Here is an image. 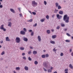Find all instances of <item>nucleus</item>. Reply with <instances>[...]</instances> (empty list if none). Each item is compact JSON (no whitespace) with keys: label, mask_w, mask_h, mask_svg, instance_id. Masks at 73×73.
Wrapping results in <instances>:
<instances>
[{"label":"nucleus","mask_w":73,"mask_h":73,"mask_svg":"<svg viewBox=\"0 0 73 73\" xmlns=\"http://www.w3.org/2000/svg\"><path fill=\"white\" fill-rule=\"evenodd\" d=\"M50 43L51 44H55V42L52 40H50Z\"/></svg>","instance_id":"12"},{"label":"nucleus","mask_w":73,"mask_h":73,"mask_svg":"<svg viewBox=\"0 0 73 73\" xmlns=\"http://www.w3.org/2000/svg\"><path fill=\"white\" fill-rule=\"evenodd\" d=\"M55 15L54 14L52 15V17H53V18L54 17Z\"/></svg>","instance_id":"56"},{"label":"nucleus","mask_w":73,"mask_h":73,"mask_svg":"<svg viewBox=\"0 0 73 73\" xmlns=\"http://www.w3.org/2000/svg\"><path fill=\"white\" fill-rule=\"evenodd\" d=\"M29 32H32V30H30L29 31Z\"/></svg>","instance_id":"50"},{"label":"nucleus","mask_w":73,"mask_h":73,"mask_svg":"<svg viewBox=\"0 0 73 73\" xmlns=\"http://www.w3.org/2000/svg\"><path fill=\"white\" fill-rule=\"evenodd\" d=\"M59 13L60 15H62L63 14V11H60L59 12Z\"/></svg>","instance_id":"21"},{"label":"nucleus","mask_w":73,"mask_h":73,"mask_svg":"<svg viewBox=\"0 0 73 73\" xmlns=\"http://www.w3.org/2000/svg\"><path fill=\"white\" fill-rule=\"evenodd\" d=\"M58 11V10H56V9L54 11V13H57Z\"/></svg>","instance_id":"28"},{"label":"nucleus","mask_w":73,"mask_h":73,"mask_svg":"<svg viewBox=\"0 0 73 73\" xmlns=\"http://www.w3.org/2000/svg\"><path fill=\"white\" fill-rule=\"evenodd\" d=\"M38 41H39V42H41V37L40 36H38Z\"/></svg>","instance_id":"7"},{"label":"nucleus","mask_w":73,"mask_h":73,"mask_svg":"<svg viewBox=\"0 0 73 73\" xmlns=\"http://www.w3.org/2000/svg\"><path fill=\"white\" fill-rule=\"evenodd\" d=\"M60 28V26H58L57 27H56V29H57L58 30Z\"/></svg>","instance_id":"26"},{"label":"nucleus","mask_w":73,"mask_h":73,"mask_svg":"<svg viewBox=\"0 0 73 73\" xmlns=\"http://www.w3.org/2000/svg\"><path fill=\"white\" fill-rule=\"evenodd\" d=\"M57 36L56 35H53L52 36V38H55Z\"/></svg>","instance_id":"16"},{"label":"nucleus","mask_w":73,"mask_h":73,"mask_svg":"<svg viewBox=\"0 0 73 73\" xmlns=\"http://www.w3.org/2000/svg\"><path fill=\"white\" fill-rule=\"evenodd\" d=\"M2 30H3V31L5 32L6 31V29H4L3 28V29H2Z\"/></svg>","instance_id":"49"},{"label":"nucleus","mask_w":73,"mask_h":73,"mask_svg":"<svg viewBox=\"0 0 73 73\" xmlns=\"http://www.w3.org/2000/svg\"><path fill=\"white\" fill-rule=\"evenodd\" d=\"M68 69H66L65 70V72H68Z\"/></svg>","instance_id":"45"},{"label":"nucleus","mask_w":73,"mask_h":73,"mask_svg":"<svg viewBox=\"0 0 73 73\" xmlns=\"http://www.w3.org/2000/svg\"><path fill=\"white\" fill-rule=\"evenodd\" d=\"M25 54V53H23L22 54V56H24Z\"/></svg>","instance_id":"51"},{"label":"nucleus","mask_w":73,"mask_h":73,"mask_svg":"<svg viewBox=\"0 0 73 73\" xmlns=\"http://www.w3.org/2000/svg\"><path fill=\"white\" fill-rule=\"evenodd\" d=\"M45 56H46V57H47V58L48 57H49V55L46 54L45 55Z\"/></svg>","instance_id":"41"},{"label":"nucleus","mask_w":73,"mask_h":73,"mask_svg":"<svg viewBox=\"0 0 73 73\" xmlns=\"http://www.w3.org/2000/svg\"><path fill=\"white\" fill-rule=\"evenodd\" d=\"M30 49H33V47H32V46H30Z\"/></svg>","instance_id":"63"},{"label":"nucleus","mask_w":73,"mask_h":73,"mask_svg":"<svg viewBox=\"0 0 73 73\" xmlns=\"http://www.w3.org/2000/svg\"><path fill=\"white\" fill-rule=\"evenodd\" d=\"M28 54H30L32 53V51L31 50L30 51H29L28 53Z\"/></svg>","instance_id":"31"},{"label":"nucleus","mask_w":73,"mask_h":73,"mask_svg":"<svg viewBox=\"0 0 73 73\" xmlns=\"http://www.w3.org/2000/svg\"><path fill=\"white\" fill-rule=\"evenodd\" d=\"M33 54H37V51H33Z\"/></svg>","instance_id":"17"},{"label":"nucleus","mask_w":73,"mask_h":73,"mask_svg":"<svg viewBox=\"0 0 73 73\" xmlns=\"http://www.w3.org/2000/svg\"><path fill=\"white\" fill-rule=\"evenodd\" d=\"M32 5L34 7H37V3L35 2V1H34L32 2Z\"/></svg>","instance_id":"2"},{"label":"nucleus","mask_w":73,"mask_h":73,"mask_svg":"<svg viewBox=\"0 0 73 73\" xmlns=\"http://www.w3.org/2000/svg\"><path fill=\"white\" fill-rule=\"evenodd\" d=\"M44 5H46V2L45 1H44Z\"/></svg>","instance_id":"44"},{"label":"nucleus","mask_w":73,"mask_h":73,"mask_svg":"<svg viewBox=\"0 0 73 73\" xmlns=\"http://www.w3.org/2000/svg\"><path fill=\"white\" fill-rule=\"evenodd\" d=\"M28 60L29 61H32V58H31L30 57L28 58Z\"/></svg>","instance_id":"34"},{"label":"nucleus","mask_w":73,"mask_h":73,"mask_svg":"<svg viewBox=\"0 0 73 73\" xmlns=\"http://www.w3.org/2000/svg\"><path fill=\"white\" fill-rule=\"evenodd\" d=\"M72 51V49H70V52H71Z\"/></svg>","instance_id":"57"},{"label":"nucleus","mask_w":73,"mask_h":73,"mask_svg":"<svg viewBox=\"0 0 73 73\" xmlns=\"http://www.w3.org/2000/svg\"><path fill=\"white\" fill-rule=\"evenodd\" d=\"M10 11H11V12H12L14 13L15 12V11H14V10H13V9H10Z\"/></svg>","instance_id":"13"},{"label":"nucleus","mask_w":73,"mask_h":73,"mask_svg":"<svg viewBox=\"0 0 73 73\" xmlns=\"http://www.w3.org/2000/svg\"><path fill=\"white\" fill-rule=\"evenodd\" d=\"M51 31H52V32H54V29H52L51 30Z\"/></svg>","instance_id":"59"},{"label":"nucleus","mask_w":73,"mask_h":73,"mask_svg":"<svg viewBox=\"0 0 73 73\" xmlns=\"http://www.w3.org/2000/svg\"><path fill=\"white\" fill-rule=\"evenodd\" d=\"M45 19H41V20H40V21L41 22H42V23H43V22H44V21L45 20Z\"/></svg>","instance_id":"32"},{"label":"nucleus","mask_w":73,"mask_h":73,"mask_svg":"<svg viewBox=\"0 0 73 73\" xmlns=\"http://www.w3.org/2000/svg\"><path fill=\"white\" fill-rule=\"evenodd\" d=\"M23 40L24 41H26V42H27V41H28V38L25 37V36L23 37Z\"/></svg>","instance_id":"4"},{"label":"nucleus","mask_w":73,"mask_h":73,"mask_svg":"<svg viewBox=\"0 0 73 73\" xmlns=\"http://www.w3.org/2000/svg\"><path fill=\"white\" fill-rule=\"evenodd\" d=\"M15 69L17 70H20V68L19 67H17Z\"/></svg>","instance_id":"22"},{"label":"nucleus","mask_w":73,"mask_h":73,"mask_svg":"<svg viewBox=\"0 0 73 73\" xmlns=\"http://www.w3.org/2000/svg\"><path fill=\"white\" fill-rule=\"evenodd\" d=\"M63 20L66 23H68L69 22V17L68 16V15H65L63 17Z\"/></svg>","instance_id":"1"},{"label":"nucleus","mask_w":73,"mask_h":73,"mask_svg":"<svg viewBox=\"0 0 73 73\" xmlns=\"http://www.w3.org/2000/svg\"><path fill=\"white\" fill-rule=\"evenodd\" d=\"M43 69H44V70L45 72H46V71H47V70H46V69L45 68H43Z\"/></svg>","instance_id":"46"},{"label":"nucleus","mask_w":73,"mask_h":73,"mask_svg":"<svg viewBox=\"0 0 73 73\" xmlns=\"http://www.w3.org/2000/svg\"><path fill=\"white\" fill-rule=\"evenodd\" d=\"M15 40H16V42L17 43H19L20 42V41H21L20 38L19 37H16Z\"/></svg>","instance_id":"3"},{"label":"nucleus","mask_w":73,"mask_h":73,"mask_svg":"<svg viewBox=\"0 0 73 73\" xmlns=\"http://www.w3.org/2000/svg\"><path fill=\"white\" fill-rule=\"evenodd\" d=\"M48 72H52V70L51 69H49L48 70Z\"/></svg>","instance_id":"36"},{"label":"nucleus","mask_w":73,"mask_h":73,"mask_svg":"<svg viewBox=\"0 0 73 73\" xmlns=\"http://www.w3.org/2000/svg\"><path fill=\"white\" fill-rule=\"evenodd\" d=\"M32 13L34 15H36V13L35 12H32Z\"/></svg>","instance_id":"39"},{"label":"nucleus","mask_w":73,"mask_h":73,"mask_svg":"<svg viewBox=\"0 0 73 73\" xmlns=\"http://www.w3.org/2000/svg\"><path fill=\"white\" fill-rule=\"evenodd\" d=\"M32 19H30L29 20H28L27 21L28 22H32Z\"/></svg>","instance_id":"27"},{"label":"nucleus","mask_w":73,"mask_h":73,"mask_svg":"<svg viewBox=\"0 0 73 73\" xmlns=\"http://www.w3.org/2000/svg\"><path fill=\"white\" fill-rule=\"evenodd\" d=\"M29 12L31 15H33L32 13V12L30 11H29Z\"/></svg>","instance_id":"58"},{"label":"nucleus","mask_w":73,"mask_h":73,"mask_svg":"<svg viewBox=\"0 0 73 73\" xmlns=\"http://www.w3.org/2000/svg\"><path fill=\"white\" fill-rule=\"evenodd\" d=\"M69 67L71 69H73V66H72V64H70L69 65Z\"/></svg>","instance_id":"15"},{"label":"nucleus","mask_w":73,"mask_h":73,"mask_svg":"<svg viewBox=\"0 0 73 73\" xmlns=\"http://www.w3.org/2000/svg\"><path fill=\"white\" fill-rule=\"evenodd\" d=\"M60 56H64V54H63V53L62 52H61V53Z\"/></svg>","instance_id":"40"},{"label":"nucleus","mask_w":73,"mask_h":73,"mask_svg":"<svg viewBox=\"0 0 73 73\" xmlns=\"http://www.w3.org/2000/svg\"><path fill=\"white\" fill-rule=\"evenodd\" d=\"M0 8H3V5H0Z\"/></svg>","instance_id":"52"},{"label":"nucleus","mask_w":73,"mask_h":73,"mask_svg":"<svg viewBox=\"0 0 73 73\" xmlns=\"http://www.w3.org/2000/svg\"><path fill=\"white\" fill-rule=\"evenodd\" d=\"M56 17L58 19H61V17H62V16L60 15L59 14H57L56 15Z\"/></svg>","instance_id":"5"},{"label":"nucleus","mask_w":73,"mask_h":73,"mask_svg":"<svg viewBox=\"0 0 73 73\" xmlns=\"http://www.w3.org/2000/svg\"><path fill=\"white\" fill-rule=\"evenodd\" d=\"M53 73H57V72L56 71H55Z\"/></svg>","instance_id":"64"},{"label":"nucleus","mask_w":73,"mask_h":73,"mask_svg":"<svg viewBox=\"0 0 73 73\" xmlns=\"http://www.w3.org/2000/svg\"><path fill=\"white\" fill-rule=\"evenodd\" d=\"M46 32L48 34H50V31L49 30H47Z\"/></svg>","instance_id":"19"},{"label":"nucleus","mask_w":73,"mask_h":73,"mask_svg":"<svg viewBox=\"0 0 73 73\" xmlns=\"http://www.w3.org/2000/svg\"><path fill=\"white\" fill-rule=\"evenodd\" d=\"M41 57L43 58H45V54L42 55Z\"/></svg>","instance_id":"23"},{"label":"nucleus","mask_w":73,"mask_h":73,"mask_svg":"<svg viewBox=\"0 0 73 73\" xmlns=\"http://www.w3.org/2000/svg\"><path fill=\"white\" fill-rule=\"evenodd\" d=\"M20 49L21 50H24V47H21V48H20Z\"/></svg>","instance_id":"24"},{"label":"nucleus","mask_w":73,"mask_h":73,"mask_svg":"<svg viewBox=\"0 0 73 73\" xmlns=\"http://www.w3.org/2000/svg\"><path fill=\"white\" fill-rule=\"evenodd\" d=\"M58 5H59L58 3L56 2L55 3V5L56 7H58L59 6Z\"/></svg>","instance_id":"20"},{"label":"nucleus","mask_w":73,"mask_h":73,"mask_svg":"<svg viewBox=\"0 0 73 73\" xmlns=\"http://www.w3.org/2000/svg\"><path fill=\"white\" fill-rule=\"evenodd\" d=\"M6 41H10L11 40L9 39V37H7L6 38Z\"/></svg>","instance_id":"10"},{"label":"nucleus","mask_w":73,"mask_h":73,"mask_svg":"<svg viewBox=\"0 0 73 73\" xmlns=\"http://www.w3.org/2000/svg\"><path fill=\"white\" fill-rule=\"evenodd\" d=\"M71 55L72 56H73V52H72L71 54Z\"/></svg>","instance_id":"54"},{"label":"nucleus","mask_w":73,"mask_h":73,"mask_svg":"<svg viewBox=\"0 0 73 73\" xmlns=\"http://www.w3.org/2000/svg\"><path fill=\"white\" fill-rule=\"evenodd\" d=\"M30 18H32V15H30Z\"/></svg>","instance_id":"62"},{"label":"nucleus","mask_w":73,"mask_h":73,"mask_svg":"<svg viewBox=\"0 0 73 73\" xmlns=\"http://www.w3.org/2000/svg\"><path fill=\"white\" fill-rule=\"evenodd\" d=\"M64 31H66L67 30H68V29L67 28H65L64 29Z\"/></svg>","instance_id":"48"},{"label":"nucleus","mask_w":73,"mask_h":73,"mask_svg":"<svg viewBox=\"0 0 73 73\" xmlns=\"http://www.w3.org/2000/svg\"><path fill=\"white\" fill-rule=\"evenodd\" d=\"M58 9H61V6H60V5H59L58 7Z\"/></svg>","instance_id":"29"},{"label":"nucleus","mask_w":73,"mask_h":73,"mask_svg":"<svg viewBox=\"0 0 73 73\" xmlns=\"http://www.w3.org/2000/svg\"><path fill=\"white\" fill-rule=\"evenodd\" d=\"M31 36H33L34 35V32H32L31 34Z\"/></svg>","instance_id":"33"},{"label":"nucleus","mask_w":73,"mask_h":73,"mask_svg":"<svg viewBox=\"0 0 73 73\" xmlns=\"http://www.w3.org/2000/svg\"><path fill=\"white\" fill-rule=\"evenodd\" d=\"M23 59H24V60H26V57H25V56H24L23 57Z\"/></svg>","instance_id":"53"},{"label":"nucleus","mask_w":73,"mask_h":73,"mask_svg":"<svg viewBox=\"0 0 73 73\" xmlns=\"http://www.w3.org/2000/svg\"><path fill=\"white\" fill-rule=\"evenodd\" d=\"M56 49V47H55L53 50V51H55V50Z\"/></svg>","instance_id":"55"},{"label":"nucleus","mask_w":73,"mask_h":73,"mask_svg":"<svg viewBox=\"0 0 73 73\" xmlns=\"http://www.w3.org/2000/svg\"><path fill=\"white\" fill-rule=\"evenodd\" d=\"M8 26L9 27H11V26L12 25V23L11 22H8Z\"/></svg>","instance_id":"8"},{"label":"nucleus","mask_w":73,"mask_h":73,"mask_svg":"<svg viewBox=\"0 0 73 73\" xmlns=\"http://www.w3.org/2000/svg\"><path fill=\"white\" fill-rule=\"evenodd\" d=\"M43 64L44 67H45V68H47V67H48V65L47 64V63H44Z\"/></svg>","instance_id":"9"},{"label":"nucleus","mask_w":73,"mask_h":73,"mask_svg":"<svg viewBox=\"0 0 73 73\" xmlns=\"http://www.w3.org/2000/svg\"><path fill=\"white\" fill-rule=\"evenodd\" d=\"M1 44H3V40H2L1 42Z\"/></svg>","instance_id":"61"},{"label":"nucleus","mask_w":73,"mask_h":73,"mask_svg":"<svg viewBox=\"0 0 73 73\" xmlns=\"http://www.w3.org/2000/svg\"><path fill=\"white\" fill-rule=\"evenodd\" d=\"M19 15L20 16V17H23V15H22V14L21 13L19 14Z\"/></svg>","instance_id":"43"},{"label":"nucleus","mask_w":73,"mask_h":73,"mask_svg":"<svg viewBox=\"0 0 73 73\" xmlns=\"http://www.w3.org/2000/svg\"><path fill=\"white\" fill-rule=\"evenodd\" d=\"M61 25L62 27H64L65 26L64 24L63 23H62L61 24Z\"/></svg>","instance_id":"14"},{"label":"nucleus","mask_w":73,"mask_h":73,"mask_svg":"<svg viewBox=\"0 0 73 73\" xmlns=\"http://www.w3.org/2000/svg\"><path fill=\"white\" fill-rule=\"evenodd\" d=\"M4 28V25H1V26L0 27V29H1L2 30V29H3Z\"/></svg>","instance_id":"18"},{"label":"nucleus","mask_w":73,"mask_h":73,"mask_svg":"<svg viewBox=\"0 0 73 73\" xmlns=\"http://www.w3.org/2000/svg\"><path fill=\"white\" fill-rule=\"evenodd\" d=\"M20 33L21 35H25V32L23 31H21Z\"/></svg>","instance_id":"6"},{"label":"nucleus","mask_w":73,"mask_h":73,"mask_svg":"<svg viewBox=\"0 0 73 73\" xmlns=\"http://www.w3.org/2000/svg\"><path fill=\"white\" fill-rule=\"evenodd\" d=\"M66 35H67V36H70V34H69L68 33H66Z\"/></svg>","instance_id":"42"},{"label":"nucleus","mask_w":73,"mask_h":73,"mask_svg":"<svg viewBox=\"0 0 73 73\" xmlns=\"http://www.w3.org/2000/svg\"><path fill=\"white\" fill-rule=\"evenodd\" d=\"M46 18L47 19V20H48V19H49V17L48 15H47L46 16Z\"/></svg>","instance_id":"30"},{"label":"nucleus","mask_w":73,"mask_h":73,"mask_svg":"<svg viewBox=\"0 0 73 73\" xmlns=\"http://www.w3.org/2000/svg\"><path fill=\"white\" fill-rule=\"evenodd\" d=\"M65 41L67 42H70V40H66Z\"/></svg>","instance_id":"35"},{"label":"nucleus","mask_w":73,"mask_h":73,"mask_svg":"<svg viewBox=\"0 0 73 73\" xmlns=\"http://www.w3.org/2000/svg\"><path fill=\"white\" fill-rule=\"evenodd\" d=\"M50 69L51 70H52L53 69V68L52 67H51L50 68Z\"/></svg>","instance_id":"60"},{"label":"nucleus","mask_w":73,"mask_h":73,"mask_svg":"<svg viewBox=\"0 0 73 73\" xmlns=\"http://www.w3.org/2000/svg\"><path fill=\"white\" fill-rule=\"evenodd\" d=\"M5 54V52L3 51L1 53V55H3V54Z\"/></svg>","instance_id":"37"},{"label":"nucleus","mask_w":73,"mask_h":73,"mask_svg":"<svg viewBox=\"0 0 73 73\" xmlns=\"http://www.w3.org/2000/svg\"><path fill=\"white\" fill-rule=\"evenodd\" d=\"M23 31L25 32H27V29L25 28H23Z\"/></svg>","instance_id":"38"},{"label":"nucleus","mask_w":73,"mask_h":73,"mask_svg":"<svg viewBox=\"0 0 73 73\" xmlns=\"http://www.w3.org/2000/svg\"><path fill=\"white\" fill-rule=\"evenodd\" d=\"M24 68L25 70H28V66H25L24 67Z\"/></svg>","instance_id":"11"},{"label":"nucleus","mask_w":73,"mask_h":73,"mask_svg":"<svg viewBox=\"0 0 73 73\" xmlns=\"http://www.w3.org/2000/svg\"><path fill=\"white\" fill-rule=\"evenodd\" d=\"M37 23H35V24L34 25L33 27H36L37 26Z\"/></svg>","instance_id":"47"},{"label":"nucleus","mask_w":73,"mask_h":73,"mask_svg":"<svg viewBox=\"0 0 73 73\" xmlns=\"http://www.w3.org/2000/svg\"><path fill=\"white\" fill-rule=\"evenodd\" d=\"M34 64L35 65H37L38 64V62L37 61H36L34 62Z\"/></svg>","instance_id":"25"}]
</instances>
